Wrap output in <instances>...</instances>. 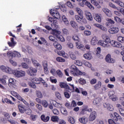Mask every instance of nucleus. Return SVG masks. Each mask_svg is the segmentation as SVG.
Returning <instances> with one entry per match:
<instances>
[{
	"instance_id": "680f3d73",
	"label": "nucleus",
	"mask_w": 124,
	"mask_h": 124,
	"mask_svg": "<svg viewBox=\"0 0 124 124\" xmlns=\"http://www.w3.org/2000/svg\"><path fill=\"white\" fill-rule=\"evenodd\" d=\"M42 105H43L44 107H45L46 108L48 107V103L47 102V101L44 100L42 101Z\"/></svg>"
},
{
	"instance_id": "bb28decb",
	"label": "nucleus",
	"mask_w": 124,
	"mask_h": 124,
	"mask_svg": "<svg viewBox=\"0 0 124 124\" xmlns=\"http://www.w3.org/2000/svg\"><path fill=\"white\" fill-rule=\"evenodd\" d=\"M102 38L103 40H104V42L105 44H108V45H109V43H110L111 40H110V38L109 37L106 36H102Z\"/></svg>"
},
{
	"instance_id": "e2e57ef3",
	"label": "nucleus",
	"mask_w": 124,
	"mask_h": 124,
	"mask_svg": "<svg viewBox=\"0 0 124 124\" xmlns=\"http://www.w3.org/2000/svg\"><path fill=\"white\" fill-rule=\"evenodd\" d=\"M64 95L66 98H69L70 97V94L67 91H64Z\"/></svg>"
},
{
	"instance_id": "2eb2a0df",
	"label": "nucleus",
	"mask_w": 124,
	"mask_h": 124,
	"mask_svg": "<svg viewBox=\"0 0 124 124\" xmlns=\"http://www.w3.org/2000/svg\"><path fill=\"white\" fill-rule=\"evenodd\" d=\"M59 86L62 89H65V91L69 90V86L67 85L66 82H60Z\"/></svg>"
},
{
	"instance_id": "3c124183",
	"label": "nucleus",
	"mask_w": 124,
	"mask_h": 124,
	"mask_svg": "<svg viewBox=\"0 0 124 124\" xmlns=\"http://www.w3.org/2000/svg\"><path fill=\"white\" fill-rule=\"evenodd\" d=\"M61 113L63 114V115H65V116H66L67 115V110H66V109L64 108H61Z\"/></svg>"
},
{
	"instance_id": "5701e85b",
	"label": "nucleus",
	"mask_w": 124,
	"mask_h": 124,
	"mask_svg": "<svg viewBox=\"0 0 124 124\" xmlns=\"http://www.w3.org/2000/svg\"><path fill=\"white\" fill-rule=\"evenodd\" d=\"M98 41V40H97V37H96V36L93 37L91 41V45H93V46L96 45Z\"/></svg>"
},
{
	"instance_id": "a19ab883",
	"label": "nucleus",
	"mask_w": 124,
	"mask_h": 124,
	"mask_svg": "<svg viewBox=\"0 0 124 124\" xmlns=\"http://www.w3.org/2000/svg\"><path fill=\"white\" fill-rule=\"evenodd\" d=\"M94 19L97 22H98V23H100V22H101V17L99 16V15L98 14L95 15Z\"/></svg>"
},
{
	"instance_id": "c756f323",
	"label": "nucleus",
	"mask_w": 124,
	"mask_h": 124,
	"mask_svg": "<svg viewBox=\"0 0 124 124\" xmlns=\"http://www.w3.org/2000/svg\"><path fill=\"white\" fill-rule=\"evenodd\" d=\"M69 86H70V87H71L70 88V87H69V89H68V91H72L73 92H76V93H78V88H76V89H75V87H74V85L73 84H69Z\"/></svg>"
},
{
	"instance_id": "13d9d810",
	"label": "nucleus",
	"mask_w": 124,
	"mask_h": 124,
	"mask_svg": "<svg viewBox=\"0 0 124 124\" xmlns=\"http://www.w3.org/2000/svg\"><path fill=\"white\" fill-rule=\"evenodd\" d=\"M96 56L97 57H99V56L100 55V53L101 52V48L100 47H97L96 49Z\"/></svg>"
},
{
	"instance_id": "5fc2aeb1",
	"label": "nucleus",
	"mask_w": 124,
	"mask_h": 124,
	"mask_svg": "<svg viewBox=\"0 0 124 124\" xmlns=\"http://www.w3.org/2000/svg\"><path fill=\"white\" fill-rule=\"evenodd\" d=\"M78 82L79 84L81 85H85L86 84V80H85L84 78H80L78 80Z\"/></svg>"
},
{
	"instance_id": "20e7f679",
	"label": "nucleus",
	"mask_w": 124,
	"mask_h": 124,
	"mask_svg": "<svg viewBox=\"0 0 124 124\" xmlns=\"http://www.w3.org/2000/svg\"><path fill=\"white\" fill-rule=\"evenodd\" d=\"M50 13L55 19H61V15H60V13H59L58 10L54 9H51L50 11Z\"/></svg>"
},
{
	"instance_id": "a878e982",
	"label": "nucleus",
	"mask_w": 124,
	"mask_h": 124,
	"mask_svg": "<svg viewBox=\"0 0 124 124\" xmlns=\"http://www.w3.org/2000/svg\"><path fill=\"white\" fill-rule=\"evenodd\" d=\"M41 119L43 122L46 123L47 122H49V120H50V117L48 116L46 117L44 114H43L41 116Z\"/></svg>"
},
{
	"instance_id": "39448f33",
	"label": "nucleus",
	"mask_w": 124,
	"mask_h": 124,
	"mask_svg": "<svg viewBox=\"0 0 124 124\" xmlns=\"http://www.w3.org/2000/svg\"><path fill=\"white\" fill-rule=\"evenodd\" d=\"M55 18L50 17L48 18V21L51 23H52L51 25L52 29H58L59 26H58V20H54Z\"/></svg>"
},
{
	"instance_id": "f704fd0d",
	"label": "nucleus",
	"mask_w": 124,
	"mask_h": 124,
	"mask_svg": "<svg viewBox=\"0 0 124 124\" xmlns=\"http://www.w3.org/2000/svg\"><path fill=\"white\" fill-rule=\"evenodd\" d=\"M52 104L53 105V106H54V107H56V108H62V105L58 102H57V101H54L52 103Z\"/></svg>"
},
{
	"instance_id": "603ef678",
	"label": "nucleus",
	"mask_w": 124,
	"mask_h": 124,
	"mask_svg": "<svg viewBox=\"0 0 124 124\" xmlns=\"http://www.w3.org/2000/svg\"><path fill=\"white\" fill-rule=\"evenodd\" d=\"M56 61L57 62H65V60L62 57H57Z\"/></svg>"
},
{
	"instance_id": "6e6552de",
	"label": "nucleus",
	"mask_w": 124,
	"mask_h": 124,
	"mask_svg": "<svg viewBox=\"0 0 124 124\" xmlns=\"http://www.w3.org/2000/svg\"><path fill=\"white\" fill-rule=\"evenodd\" d=\"M30 81H32V82H34L35 84H40V82H44V80L40 78H36V77H32L30 78Z\"/></svg>"
},
{
	"instance_id": "58836bf2",
	"label": "nucleus",
	"mask_w": 124,
	"mask_h": 124,
	"mask_svg": "<svg viewBox=\"0 0 124 124\" xmlns=\"http://www.w3.org/2000/svg\"><path fill=\"white\" fill-rule=\"evenodd\" d=\"M91 3L92 4H93V5H95V6H96L97 8H100L101 7L100 6V5L98 4V3L95 0H91Z\"/></svg>"
},
{
	"instance_id": "4d7b16f0",
	"label": "nucleus",
	"mask_w": 124,
	"mask_h": 124,
	"mask_svg": "<svg viewBox=\"0 0 124 124\" xmlns=\"http://www.w3.org/2000/svg\"><path fill=\"white\" fill-rule=\"evenodd\" d=\"M117 40L119 41V42H121V43H124V37L119 36L117 38Z\"/></svg>"
},
{
	"instance_id": "7c9ffc66",
	"label": "nucleus",
	"mask_w": 124,
	"mask_h": 124,
	"mask_svg": "<svg viewBox=\"0 0 124 124\" xmlns=\"http://www.w3.org/2000/svg\"><path fill=\"white\" fill-rule=\"evenodd\" d=\"M69 86H70V87H71L70 88V87H69V89H68V91H72L73 92H76V93H78V88H76V89H75V87H74V85L73 84H69Z\"/></svg>"
},
{
	"instance_id": "052dcab7",
	"label": "nucleus",
	"mask_w": 124,
	"mask_h": 124,
	"mask_svg": "<svg viewBox=\"0 0 124 124\" xmlns=\"http://www.w3.org/2000/svg\"><path fill=\"white\" fill-rule=\"evenodd\" d=\"M122 45H122L121 43L116 42V43H115V46H114V47H116V48H121Z\"/></svg>"
},
{
	"instance_id": "ddd939ff",
	"label": "nucleus",
	"mask_w": 124,
	"mask_h": 124,
	"mask_svg": "<svg viewBox=\"0 0 124 124\" xmlns=\"http://www.w3.org/2000/svg\"><path fill=\"white\" fill-rule=\"evenodd\" d=\"M96 119V112L93 111L89 117L90 122H93Z\"/></svg>"
},
{
	"instance_id": "4468645a",
	"label": "nucleus",
	"mask_w": 124,
	"mask_h": 124,
	"mask_svg": "<svg viewBox=\"0 0 124 124\" xmlns=\"http://www.w3.org/2000/svg\"><path fill=\"white\" fill-rule=\"evenodd\" d=\"M0 69H1L4 72H6V73H11L12 71L11 70V68L8 67H5L4 65H2L0 67Z\"/></svg>"
},
{
	"instance_id": "6ab92c4d",
	"label": "nucleus",
	"mask_w": 124,
	"mask_h": 124,
	"mask_svg": "<svg viewBox=\"0 0 124 124\" xmlns=\"http://www.w3.org/2000/svg\"><path fill=\"white\" fill-rule=\"evenodd\" d=\"M31 61H32V62L34 66L37 67V68H39V69H41L42 66L39 63H38V62H37V61L32 58L31 59Z\"/></svg>"
},
{
	"instance_id": "0eeeda50",
	"label": "nucleus",
	"mask_w": 124,
	"mask_h": 124,
	"mask_svg": "<svg viewBox=\"0 0 124 124\" xmlns=\"http://www.w3.org/2000/svg\"><path fill=\"white\" fill-rule=\"evenodd\" d=\"M70 68V73L74 76H78V68L75 65H72Z\"/></svg>"
},
{
	"instance_id": "f257e3e1",
	"label": "nucleus",
	"mask_w": 124,
	"mask_h": 124,
	"mask_svg": "<svg viewBox=\"0 0 124 124\" xmlns=\"http://www.w3.org/2000/svg\"><path fill=\"white\" fill-rule=\"evenodd\" d=\"M84 14H83V11L81 9H78V20L79 21L80 23H83V24H86L87 23V20L86 18L84 17Z\"/></svg>"
},
{
	"instance_id": "774afa93",
	"label": "nucleus",
	"mask_w": 124,
	"mask_h": 124,
	"mask_svg": "<svg viewBox=\"0 0 124 124\" xmlns=\"http://www.w3.org/2000/svg\"><path fill=\"white\" fill-rule=\"evenodd\" d=\"M108 123L109 124H120L118 123H116V122H115V121H114L112 119H108Z\"/></svg>"
},
{
	"instance_id": "a18cd8bd",
	"label": "nucleus",
	"mask_w": 124,
	"mask_h": 124,
	"mask_svg": "<svg viewBox=\"0 0 124 124\" xmlns=\"http://www.w3.org/2000/svg\"><path fill=\"white\" fill-rule=\"evenodd\" d=\"M29 85L30 87H31V88H32L33 89H36V85H35V83H34V82L31 81L29 82Z\"/></svg>"
},
{
	"instance_id": "f8f14e48",
	"label": "nucleus",
	"mask_w": 124,
	"mask_h": 124,
	"mask_svg": "<svg viewBox=\"0 0 124 124\" xmlns=\"http://www.w3.org/2000/svg\"><path fill=\"white\" fill-rule=\"evenodd\" d=\"M8 85L9 87H13V88H15V87H16V80L12 78H9Z\"/></svg>"
},
{
	"instance_id": "412c9836",
	"label": "nucleus",
	"mask_w": 124,
	"mask_h": 124,
	"mask_svg": "<svg viewBox=\"0 0 124 124\" xmlns=\"http://www.w3.org/2000/svg\"><path fill=\"white\" fill-rule=\"evenodd\" d=\"M102 11L108 17H111L112 16V12L109 9L104 8L102 9Z\"/></svg>"
},
{
	"instance_id": "49530a36",
	"label": "nucleus",
	"mask_w": 124,
	"mask_h": 124,
	"mask_svg": "<svg viewBox=\"0 0 124 124\" xmlns=\"http://www.w3.org/2000/svg\"><path fill=\"white\" fill-rule=\"evenodd\" d=\"M48 38L50 41H53V42H57L58 41V39L54 36L50 35L48 37Z\"/></svg>"
},
{
	"instance_id": "c03bdc74",
	"label": "nucleus",
	"mask_w": 124,
	"mask_h": 124,
	"mask_svg": "<svg viewBox=\"0 0 124 124\" xmlns=\"http://www.w3.org/2000/svg\"><path fill=\"white\" fill-rule=\"evenodd\" d=\"M80 91L81 92H80ZM81 93L83 95H87V94H88V92H87V91H83L82 88H79L78 90V93Z\"/></svg>"
},
{
	"instance_id": "864d4df0",
	"label": "nucleus",
	"mask_w": 124,
	"mask_h": 124,
	"mask_svg": "<svg viewBox=\"0 0 124 124\" xmlns=\"http://www.w3.org/2000/svg\"><path fill=\"white\" fill-rule=\"evenodd\" d=\"M7 56L10 58H15V53L11 52H8L7 53Z\"/></svg>"
},
{
	"instance_id": "ea45409f",
	"label": "nucleus",
	"mask_w": 124,
	"mask_h": 124,
	"mask_svg": "<svg viewBox=\"0 0 124 124\" xmlns=\"http://www.w3.org/2000/svg\"><path fill=\"white\" fill-rule=\"evenodd\" d=\"M68 121L70 124H75V119L71 116H69L68 117Z\"/></svg>"
},
{
	"instance_id": "393cba45",
	"label": "nucleus",
	"mask_w": 124,
	"mask_h": 124,
	"mask_svg": "<svg viewBox=\"0 0 124 124\" xmlns=\"http://www.w3.org/2000/svg\"><path fill=\"white\" fill-rule=\"evenodd\" d=\"M52 33L53 35H55V36L57 37V38L61 35L60 31L56 30V29H54V30H53Z\"/></svg>"
},
{
	"instance_id": "c85d7f7f",
	"label": "nucleus",
	"mask_w": 124,
	"mask_h": 124,
	"mask_svg": "<svg viewBox=\"0 0 124 124\" xmlns=\"http://www.w3.org/2000/svg\"><path fill=\"white\" fill-rule=\"evenodd\" d=\"M102 85V83H101V81H98L97 83L94 85V89L95 90H99L101 88V86Z\"/></svg>"
},
{
	"instance_id": "4c0bfd02",
	"label": "nucleus",
	"mask_w": 124,
	"mask_h": 124,
	"mask_svg": "<svg viewBox=\"0 0 124 124\" xmlns=\"http://www.w3.org/2000/svg\"><path fill=\"white\" fill-rule=\"evenodd\" d=\"M106 20H107V23L106 24V26H109V25L115 24V21H114V20L111 19L107 18Z\"/></svg>"
},
{
	"instance_id": "69168bd1",
	"label": "nucleus",
	"mask_w": 124,
	"mask_h": 124,
	"mask_svg": "<svg viewBox=\"0 0 124 124\" xmlns=\"http://www.w3.org/2000/svg\"><path fill=\"white\" fill-rule=\"evenodd\" d=\"M25 112L26 113L27 115H31V108L25 109Z\"/></svg>"
},
{
	"instance_id": "79ce46f5",
	"label": "nucleus",
	"mask_w": 124,
	"mask_h": 124,
	"mask_svg": "<svg viewBox=\"0 0 124 124\" xmlns=\"http://www.w3.org/2000/svg\"><path fill=\"white\" fill-rule=\"evenodd\" d=\"M2 102L3 103H5L6 102V103H8V104H14V103H13L12 101H11V100H9L8 98H5L4 101H3V99H2Z\"/></svg>"
},
{
	"instance_id": "338daca9",
	"label": "nucleus",
	"mask_w": 124,
	"mask_h": 124,
	"mask_svg": "<svg viewBox=\"0 0 124 124\" xmlns=\"http://www.w3.org/2000/svg\"><path fill=\"white\" fill-rule=\"evenodd\" d=\"M108 95H109V98H110L116 95V93L114 91H110Z\"/></svg>"
},
{
	"instance_id": "b1692460",
	"label": "nucleus",
	"mask_w": 124,
	"mask_h": 124,
	"mask_svg": "<svg viewBox=\"0 0 124 124\" xmlns=\"http://www.w3.org/2000/svg\"><path fill=\"white\" fill-rule=\"evenodd\" d=\"M114 117H115V118L114 119L115 122H118L119 120H120V121H122V120H123V118H122V117H121V115L118 114V113L117 112L114 113Z\"/></svg>"
},
{
	"instance_id": "bf43d9fd",
	"label": "nucleus",
	"mask_w": 124,
	"mask_h": 124,
	"mask_svg": "<svg viewBox=\"0 0 124 124\" xmlns=\"http://www.w3.org/2000/svg\"><path fill=\"white\" fill-rule=\"evenodd\" d=\"M62 19L65 25H68L69 22L68 20H67V18H65V16H62Z\"/></svg>"
},
{
	"instance_id": "9d476101",
	"label": "nucleus",
	"mask_w": 124,
	"mask_h": 124,
	"mask_svg": "<svg viewBox=\"0 0 124 124\" xmlns=\"http://www.w3.org/2000/svg\"><path fill=\"white\" fill-rule=\"evenodd\" d=\"M119 28L114 27L108 30V32L111 34H114L115 33H118L119 32Z\"/></svg>"
},
{
	"instance_id": "09e8293b",
	"label": "nucleus",
	"mask_w": 124,
	"mask_h": 124,
	"mask_svg": "<svg viewBox=\"0 0 124 124\" xmlns=\"http://www.w3.org/2000/svg\"><path fill=\"white\" fill-rule=\"evenodd\" d=\"M108 5L110 6V7H112V8H113V9H115V10H119V8L116 6V5L113 4V3H109Z\"/></svg>"
},
{
	"instance_id": "e433bc0d",
	"label": "nucleus",
	"mask_w": 124,
	"mask_h": 124,
	"mask_svg": "<svg viewBox=\"0 0 124 124\" xmlns=\"http://www.w3.org/2000/svg\"><path fill=\"white\" fill-rule=\"evenodd\" d=\"M87 111H88V112H92V111H93V109L92 108H89L87 109V108H82L80 114L81 115H84V114H86V113H87Z\"/></svg>"
},
{
	"instance_id": "f03ea898",
	"label": "nucleus",
	"mask_w": 124,
	"mask_h": 124,
	"mask_svg": "<svg viewBox=\"0 0 124 124\" xmlns=\"http://www.w3.org/2000/svg\"><path fill=\"white\" fill-rule=\"evenodd\" d=\"M12 73L16 77H17V78L24 77V76L26 75V72L22 70L19 71L17 70H14L12 71Z\"/></svg>"
},
{
	"instance_id": "de8ad7c7",
	"label": "nucleus",
	"mask_w": 124,
	"mask_h": 124,
	"mask_svg": "<svg viewBox=\"0 0 124 124\" xmlns=\"http://www.w3.org/2000/svg\"><path fill=\"white\" fill-rule=\"evenodd\" d=\"M36 94L37 97H38L39 98H42V97H43V95L42 94V93L39 91H36Z\"/></svg>"
},
{
	"instance_id": "aec40b11",
	"label": "nucleus",
	"mask_w": 124,
	"mask_h": 124,
	"mask_svg": "<svg viewBox=\"0 0 124 124\" xmlns=\"http://www.w3.org/2000/svg\"><path fill=\"white\" fill-rule=\"evenodd\" d=\"M85 15L87 19L89 20V21H93V16H92V14L88 11H85Z\"/></svg>"
},
{
	"instance_id": "37998d69",
	"label": "nucleus",
	"mask_w": 124,
	"mask_h": 124,
	"mask_svg": "<svg viewBox=\"0 0 124 124\" xmlns=\"http://www.w3.org/2000/svg\"><path fill=\"white\" fill-rule=\"evenodd\" d=\"M18 108L20 113H25V109L23 105H19Z\"/></svg>"
},
{
	"instance_id": "72a5a7b5",
	"label": "nucleus",
	"mask_w": 124,
	"mask_h": 124,
	"mask_svg": "<svg viewBox=\"0 0 124 124\" xmlns=\"http://www.w3.org/2000/svg\"><path fill=\"white\" fill-rule=\"evenodd\" d=\"M59 120L60 119L59 118V116H52L51 118V121L53 122V123H59Z\"/></svg>"
},
{
	"instance_id": "8fccbe9b",
	"label": "nucleus",
	"mask_w": 124,
	"mask_h": 124,
	"mask_svg": "<svg viewBox=\"0 0 124 124\" xmlns=\"http://www.w3.org/2000/svg\"><path fill=\"white\" fill-rule=\"evenodd\" d=\"M56 73L59 77H60V78H62V76H63L62 72V71H61V70H57L56 71Z\"/></svg>"
},
{
	"instance_id": "2f4dec72",
	"label": "nucleus",
	"mask_w": 124,
	"mask_h": 124,
	"mask_svg": "<svg viewBox=\"0 0 124 124\" xmlns=\"http://www.w3.org/2000/svg\"><path fill=\"white\" fill-rule=\"evenodd\" d=\"M53 46L56 49H58V50H62V45L61 44H59V43L55 42L53 43Z\"/></svg>"
},
{
	"instance_id": "dca6fc26",
	"label": "nucleus",
	"mask_w": 124,
	"mask_h": 124,
	"mask_svg": "<svg viewBox=\"0 0 124 124\" xmlns=\"http://www.w3.org/2000/svg\"><path fill=\"white\" fill-rule=\"evenodd\" d=\"M97 45H100V46H101L102 47H103L104 48H108V47H110V45H109L107 44H105V43H104V41H103L102 40H99L97 42Z\"/></svg>"
},
{
	"instance_id": "0e129e2a",
	"label": "nucleus",
	"mask_w": 124,
	"mask_h": 124,
	"mask_svg": "<svg viewBox=\"0 0 124 124\" xmlns=\"http://www.w3.org/2000/svg\"><path fill=\"white\" fill-rule=\"evenodd\" d=\"M119 113L121 116L124 117V109L122 108H118Z\"/></svg>"
},
{
	"instance_id": "4be33fe9",
	"label": "nucleus",
	"mask_w": 124,
	"mask_h": 124,
	"mask_svg": "<svg viewBox=\"0 0 124 124\" xmlns=\"http://www.w3.org/2000/svg\"><path fill=\"white\" fill-rule=\"evenodd\" d=\"M43 66L44 67V71L46 73H48V63L47 61H43Z\"/></svg>"
},
{
	"instance_id": "a211bd4d",
	"label": "nucleus",
	"mask_w": 124,
	"mask_h": 124,
	"mask_svg": "<svg viewBox=\"0 0 124 124\" xmlns=\"http://www.w3.org/2000/svg\"><path fill=\"white\" fill-rule=\"evenodd\" d=\"M89 121V119L88 117L86 116L82 117L79 119V121L81 123V124H88V122Z\"/></svg>"
},
{
	"instance_id": "f3484780",
	"label": "nucleus",
	"mask_w": 124,
	"mask_h": 124,
	"mask_svg": "<svg viewBox=\"0 0 124 124\" xmlns=\"http://www.w3.org/2000/svg\"><path fill=\"white\" fill-rule=\"evenodd\" d=\"M106 61L108 63H114L115 62V60L111 59V55L108 54L106 57Z\"/></svg>"
},
{
	"instance_id": "423d86ee",
	"label": "nucleus",
	"mask_w": 124,
	"mask_h": 124,
	"mask_svg": "<svg viewBox=\"0 0 124 124\" xmlns=\"http://www.w3.org/2000/svg\"><path fill=\"white\" fill-rule=\"evenodd\" d=\"M28 73L30 76H36V73H37V69L31 67L28 71Z\"/></svg>"
},
{
	"instance_id": "9b49d317",
	"label": "nucleus",
	"mask_w": 124,
	"mask_h": 124,
	"mask_svg": "<svg viewBox=\"0 0 124 124\" xmlns=\"http://www.w3.org/2000/svg\"><path fill=\"white\" fill-rule=\"evenodd\" d=\"M103 106L104 108H107V110H108V111H114V107L108 103H104Z\"/></svg>"
},
{
	"instance_id": "1a4fd4ad",
	"label": "nucleus",
	"mask_w": 124,
	"mask_h": 124,
	"mask_svg": "<svg viewBox=\"0 0 124 124\" xmlns=\"http://www.w3.org/2000/svg\"><path fill=\"white\" fill-rule=\"evenodd\" d=\"M101 101H102V99L99 97H98L93 100V105H96V106L99 107L100 105H101V103H100Z\"/></svg>"
},
{
	"instance_id": "473e14b6",
	"label": "nucleus",
	"mask_w": 124,
	"mask_h": 124,
	"mask_svg": "<svg viewBox=\"0 0 124 124\" xmlns=\"http://www.w3.org/2000/svg\"><path fill=\"white\" fill-rule=\"evenodd\" d=\"M83 57L86 60H92L93 56L90 53H85L84 54Z\"/></svg>"
},
{
	"instance_id": "7ed1b4c3",
	"label": "nucleus",
	"mask_w": 124,
	"mask_h": 124,
	"mask_svg": "<svg viewBox=\"0 0 124 124\" xmlns=\"http://www.w3.org/2000/svg\"><path fill=\"white\" fill-rule=\"evenodd\" d=\"M84 3H85V5L90 8V9H91V10H93L94 9V7L92 5V4L88 2V1H86V0H78V4L80 6H84Z\"/></svg>"
},
{
	"instance_id": "6e6d98bb",
	"label": "nucleus",
	"mask_w": 124,
	"mask_h": 124,
	"mask_svg": "<svg viewBox=\"0 0 124 124\" xmlns=\"http://www.w3.org/2000/svg\"><path fill=\"white\" fill-rule=\"evenodd\" d=\"M83 64L84 65H85V66H87V67H92V64H91V63L87 61H84L83 62Z\"/></svg>"
},
{
	"instance_id": "cd10ccee",
	"label": "nucleus",
	"mask_w": 124,
	"mask_h": 124,
	"mask_svg": "<svg viewBox=\"0 0 124 124\" xmlns=\"http://www.w3.org/2000/svg\"><path fill=\"white\" fill-rule=\"evenodd\" d=\"M8 77L6 76H4L3 78H0V83L2 85H6V79H7Z\"/></svg>"
},
{
	"instance_id": "c9c22d12",
	"label": "nucleus",
	"mask_w": 124,
	"mask_h": 124,
	"mask_svg": "<svg viewBox=\"0 0 124 124\" xmlns=\"http://www.w3.org/2000/svg\"><path fill=\"white\" fill-rule=\"evenodd\" d=\"M71 26L74 28V29H75V30H77L78 28V24H77V23L75 22V21H72L70 22Z\"/></svg>"
}]
</instances>
